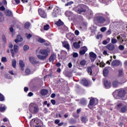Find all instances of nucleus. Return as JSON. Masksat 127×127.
Returning a JSON list of instances; mask_svg holds the SVG:
<instances>
[{
    "label": "nucleus",
    "mask_w": 127,
    "mask_h": 127,
    "mask_svg": "<svg viewBox=\"0 0 127 127\" xmlns=\"http://www.w3.org/2000/svg\"><path fill=\"white\" fill-rule=\"evenodd\" d=\"M119 48L120 50H124V49H125V47L123 45H120Z\"/></svg>",
    "instance_id": "49530a36"
},
{
    "label": "nucleus",
    "mask_w": 127,
    "mask_h": 127,
    "mask_svg": "<svg viewBox=\"0 0 127 127\" xmlns=\"http://www.w3.org/2000/svg\"><path fill=\"white\" fill-rule=\"evenodd\" d=\"M100 30L102 32H105V31H106V30H107V28L106 27H102L100 29Z\"/></svg>",
    "instance_id": "c03bdc74"
},
{
    "label": "nucleus",
    "mask_w": 127,
    "mask_h": 127,
    "mask_svg": "<svg viewBox=\"0 0 127 127\" xmlns=\"http://www.w3.org/2000/svg\"><path fill=\"white\" fill-rule=\"evenodd\" d=\"M109 43V42H107V40H104L102 42V44L104 45H107Z\"/></svg>",
    "instance_id": "8fccbe9b"
},
{
    "label": "nucleus",
    "mask_w": 127,
    "mask_h": 127,
    "mask_svg": "<svg viewBox=\"0 0 127 127\" xmlns=\"http://www.w3.org/2000/svg\"><path fill=\"white\" fill-rule=\"evenodd\" d=\"M2 38L3 41H4L5 42L6 41V39L5 38V36H2Z\"/></svg>",
    "instance_id": "69168bd1"
},
{
    "label": "nucleus",
    "mask_w": 127,
    "mask_h": 127,
    "mask_svg": "<svg viewBox=\"0 0 127 127\" xmlns=\"http://www.w3.org/2000/svg\"><path fill=\"white\" fill-rule=\"evenodd\" d=\"M28 96L29 97H31L32 96H33V93L32 92H29L28 94Z\"/></svg>",
    "instance_id": "0e129e2a"
},
{
    "label": "nucleus",
    "mask_w": 127,
    "mask_h": 127,
    "mask_svg": "<svg viewBox=\"0 0 127 127\" xmlns=\"http://www.w3.org/2000/svg\"><path fill=\"white\" fill-rule=\"evenodd\" d=\"M38 42H40V43H45L46 41L45 40L41 38H39L37 40Z\"/></svg>",
    "instance_id": "a878e982"
},
{
    "label": "nucleus",
    "mask_w": 127,
    "mask_h": 127,
    "mask_svg": "<svg viewBox=\"0 0 127 127\" xmlns=\"http://www.w3.org/2000/svg\"><path fill=\"white\" fill-rule=\"evenodd\" d=\"M0 101H4V96L2 94L0 93Z\"/></svg>",
    "instance_id": "4c0bfd02"
},
{
    "label": "nucleus",
    "mask_w": 127,
    "mask_h": 127,
    "mask_svg": "<svg viewBox=\"0 0 127 127\" xmlns=\"http://www.w3.org/2000/svg\"><path fill=\"white\" fill-rule=\"evenodd\" d=\"M31 37H32V35L31 34H29V35L27 36V39H29L30 38H31Z\"/></svg>",
    "instance_id": "052dcab7"
},
{
    "label": "nucleus",
    "mask_w": 127,
    "mask_h": 127,
    "mask_svg": "<svg viewBox=\"0 0 127 127\" xmlns=\"http://www.w3.org/2000/svg\"><path fill=\"white\" fill-rule=\"evenodd\" d=\"M19 66L21 67V71H24V68L25 64H24V63H23V61L21 60L19 61Z\"/></svg>",
    "instance_id": "f3484780"
},
{
    "label": "nucleus",
    "mask_w": 127,
    "mask_h": 127,
    "mask_svg": "<svg viewBox=\"0 0 127 127\" xmlns=\"http://www.w3.org/2000/svg\"><path fill=\"white\" fill-rule=\"evenodd\" d=\"M29 61H30V62L32 63V64H36V63H37L35 58H34V57H33L29 58Z\"/></svg>",
    "instance_id": "6ab92c4d"
},
{
    "label": "nucleus",
    "mask_w": 127,
    "mask_h": 127,
    "mask_svg": "<svg viewBox=\"0 0 127 127\" xmlns=\"http://www.w3.org/2000/svg\"><path fill=\"white\" fill-rule=\"evenodd\" d=\"M109 75V69L108 68H105L103 69V75L104 77H107Z\"/></svg>",
    "instance_id": "aec40b11"
},
{
    "label": "nucleus",
    "mask_w": 127,
    "mask_h": 127,
    "mask_svg": "<svg viewBox=\"0 0 127 127\" xmlns=\"http://www.w3.org/2000/svg\"><path fill=\"white\" fill-rule=\"evenodd\" d=\"M59 123H60V120H55V123L56 124V125H58V124H59Z\"/></svg>",
    "instance_id": "5fc2aeb1"
},
{
    "label": "nucleus",
    "mask_w": 127,
    "mask_h": 127,
    "mask_svg": "<svg viewBox=\"0 0 127 127\" xmlns=\"http://www.w3.org/2000/svg\"><path fill=\"white\" fill-rule=\"evenodd\" d=\"M56 10H58V7H56V8L54 9V12H53V15L55 17H56L57 16L56 15V13H55V12H56Z\"/></svg>",
    "instance_id": "2f4dec72"
},
{
    "label": "nucleus",
    "mask_w": 127,
    "mask_h": 127,
    "mask_svg": "<svg viewBox=\"0 0 127 127\" xmlns=\"http://www.w3.org/2000/svg\"><path fill=\"white\" fill-rule=\"evenodd\" d=\"M104 86L107 89H109V88H111V87L112 86V85L111 84V82L108 81L107 80H105L104 81Z\"/></svg>",
    "instance_id": "2eb2a0df"
},
{
    "label": "nucleus",
    "mask_w": 127,
    "mask_h": 127,
    "mask_svg": "<svg viewBox=\"0 0 127 127\" xmlns=\"http://www.w3.org/2000/svg\"><path fill=\"white\" fill-rule=\"evenodd\" d=\"M86 62H87L86 61V60H84L80 62V64L81 66H85V65H86Z\"/></svg>",
    "instance_id": "c756f323"
},
{
    "label": "nucleus",
    "mask_w": 127,
    "mask_h": 127,
    "mask_svg": "<svg viewBox=\"0 0 127 127\" xmlns=\"http://www.w3.org/2000/svg\"><path fill=\"white\" fill-rule=\"evenodd\" d=\"M5 9V8H4V6H2L0 7V10L3 11Z\"/></svg>",
    "instance_id": "bf43d9fd"
},
{
    "label": "nucleus",
    "mask_w": 127,
    "mask_h": 127,
    "mask_svg": "<svg viewBox=\"0 0 127 127\" xmlns=\"http://www.w3.org/2000/svg\"><path fill=\"white\" fill-rule=\"evenodd\" d=\"M29 111L33 114H36L38 112V107L35 106H30Z\"/></svg>",
    "instance_id": "423d86ee"
},
{
    "label": "nucleus",
    "mask_w": 127,
    "mask_h": 127,
    "mask_svg": "<svg viewBox=\"0 0 127 127\" xmlns=\"http://www.w3.org/2000/svg\"><path fill=\"white\" fill-rule=\"evenodd\" d=\"M80 120L82 123H86L88 121V119H87V117L85 116H82L80 117Z\"/></svg>",
    "instance_id": "b1692460"
},
{
    "label": "nucleus",
    "mask_w": 127,
    "mask_h": 127,
    "mask_svg": "<svg viewBox=\"0 0 127 127\" xmlns=\"http://www.w3.org/2000/svg\"><path fill=\"white\" fill-rule=\"evenodd\" d=\"M80 43H81V41H79L78 43H77V42L73 43V47L74 48H75V49L80 48Z\"/></svg>",
    "instance_id": "a211bd4d"
},
{
    "label": "nucleus",
    "mask_w": 127,
    "mask_h": 127,
    "mask_svg": "<svg viewBox=\"0 0 127 127\" xmlns=\"http://www.w3.org/2000/svg\"><path fill=\"white\" fill-rule=\"evenodd\" d=\"M61 54V55H63L64 54V56H66V55H67V52L65 51H62Z\"/></svg>",
    "instance_id": "37998d69"
},
{
    "label": "nucleus",
    "mask_w": 127,
    "mask_h": 127,
    "mask_svg": "<svg viewBox=\"0 0 127 127\" xmlns=\"http://www.w3.org/2000/svg\"><path fill=\"white\" fill-rule=\"evenodd\" d=\"M87 9V6L85 5H81L78 6L77 13H81V12H85L86 9Z\"/></svg>",
    "instance_id": "20e7f679"
},
{
    "label": "nucleus",
    "mask_w": 127,
    "mask_h": 127,
    "mask_svg": "<svg viewBox=\"0 0 127 127\" xmlns=\"http://www.w3.org/2000/svg\"><path fill=\"white\" fill-rule=\"evenodd\" d=\"M44 29L45 30H47L48 29H49V25L47 24L46 25H45L44 27Z\"/></svg>",
    "instance_id": "79ce46f5"
},
{
    "label": "nucleus",
    "mask_w": 127,
    "mask_h": 127,
    "mask_svg": "<svg viewBox=\"0 0 127 127\" xmlns=\"http://www.w3.org/2000/svg\"><path fill=\"white\" fill-rule=\"evenodd\" d=\"M51 102L52 103V104H53V105H55V104H56V101H55V100L53 99L51 100Z\"/></svg>",
    "instance_id": "4d7b16f0"
},
{
    "label": "nucleus",
    "mask_w": 127,
    "mask_h": 127,
    "mask_svg": "<svg viewBox=\"0 0 127 127\" xmlns=\"http://www.w3.org/2000/svg\"><path fill=\"white\" fill-rule=\"evenodd\" d=\"M23 40V39L22 38L21 36L18 35L17 36L16 39L14 40L15 43H16V44H17L19 42H22Z\"/></svg>",
    "instance_id": "ddd939ff"
},
{
    "label": "nucleus",
    "mask_w": 127,
    "mask_h": 127,
    "mask_svg": "<svg viewBox=\"0 0 127 127\" xmlns=\"http://www.w3.org/2000/svg\"><path fill=\"white\" fill-rule=\"evenodd\" d=\"M106 48L109 51H113L115 50V45L112 43H110L106 46Z\"/></svg>",
    "instance_id": "1a4fd4ad"
},
{
    "label": "nucleus",
    "mask_w": 127,
    "mask_h": 127,
    "mask_svg": "<svg viewBox=\"0 0 127 127\" xmlns=\"http://www.w3.org/2000/svg\"><path fill=\"white\" fill-rule=\"evenodd\" d=\"M103 54L104 55H109V54H108V52L106 50L104 51Z\"/></svg>",
    "instance_id": "e2e57ef3"
},
{
    "label": "nucleus",
    "mask_w": 127,
    "mask_h": 127,
    "mask_svg": "<svg viewBox=\"0 0 127 127\" xmlns=\"http://www.w3.org/2000/svg\"><path fill=\"white\" fill-rule=\"evenodd\" d=\"M25 74L26 75H29L30 74V69L27 68L25 69Z\"/></svg>",
    "instance_id": "c9c22d12"
},
{
    "label": "nucleus",
    "mask_w": 127,
    "mask_h": 127,
    "mask_svg": "<svg viewBox=\"0 0 127 127\" xmlns=\"http://www.w3.org/2000/svg\"><path fill=\"white\" fill-rule=\"evenodd\" d=\"M87 72L89 75H92V67H88L87 68Z\"/></svg>",
    "instance_id": "473e14b6"
},
{
    "label": "nucleus",
    "mask_w": 127,
    "mask_h": 127,
    "mask_svg": "<svg viewBox=\"0 0 127 127\" xmlns=\"http://www.w3.org/2000/svg\"><path fill=\"white\" fill-rule=\"evenodd\" d=\"M69 123L71 125H74V124H76V123H77V121L75 119H71L69 121Z\"/></svg>",
    "instance_id": "393cba45"
},
{
    "label": "nucleus",
    "mask_w": 127,
    "mask_h": 127,
    "mask_svg": "<svg viewBox=\"0 0 127 127\" xmlns=\"http://www.w3.org/2000/svg\"><path fill=\"white\" fill-rule=\"evenodd\" d=\"M119 76H122L123 74H124V73L123 72V70H119Z\"/></svg>",
    "instance_id": "de8ad7c7"
},
{
    "label": "nucleus",
    "mask_w": 127,
    "mask_h": 127,
    "mask_svg": "<svg viewBox=\"0 0 127 127\" xmlns=\"http://www.w3.org/2000/svg\"><path fill=\"white\" fill-rule=\"evenodd\" d=\"M88 50V49L86 47H83L81 48V50L79 52L80 55H84L86 52Z\"/></svg>",
    "instance_id": "f8f14e48"
},
{
    "label": "nucleus",
    "mask_w": 127,
    "mask_h": 127,
    "mask_svg": "<svg viewBox=\"0 0 127 127\" xmlns=\"http://www.w3.org/2000/svg\"><path fill=\"white\" fill-rule=\"evenodd\" d=\"M1 61L2 62H6V58L5 57L2 58Z\"/></svg>",
    "instance_id": "603ef678"
},
{
    "label": "nucleus",
    "mask_w": 127,
    "mask_h": 127,
    "mask_svg": "<svg viewBox=\"0 0 127 127\" xmlns=\"http://www.w3.org/2000/svg\"><path fill=\"white\" fill-rule=\"evenodd\" d=\"M56 59V56L54 54H52L49 59V62H52V63H53L54 62V60Z\"/></svg>",
    "instance_id": "9b49d317"
},
{
    "label": "nucleus",
    "mask_w": 127,
    "mask_h": 127,
    "mask_svg": "<svg viewBox=\"0 0 127 127\" xmlns=\"http://www.w3.org/2000/svg\"><path fill=\"white\" fill-rule=\"evenodd\" d=\"M65 14L66 15V16H70V15H71V13L67 11L65 12Z\"/></svg>",
    "instance_id": "a18cd8bd"
},
{
    "label": "nucleus",
    "mask_w": 127,
    "mask_h": 127,
    "mask_svg": "<svg viewBox=\"0 0 127 127\" xmlns=\"http://www.w3.org/2000/svg\"><path fill=\"white\" fill-rule=\"evenodd\" d=\"M98 104V99H91L90 100L89 103L88 104V108L91 110H93V108H94V106L97 105Z\"/></svg>",
    "instance_id": "7ed1b4c3"
},
{
    "label": "nucleus",
    "mask_w": 127,
    "mask_h": 127,
    "mask_svg": "<svg viewBox=\"0 0 127 127\" xmlns=\"http://www.w3.org/2000/svg\"><path fill=\"white\" fill-rule=\"evenodd\" d=\"M24 91L25 92H27V91H28V87H25L24 88Z\"/></svg>",
    "instance_id": "338daca9"
},
{
    "label": "nucleus",
    "mask_w": 127,
    "mask_h": 127,
    "mask_svg": "<svg viewBox=\"0 0 127 127\" xmlns=\"http://www.w3.org/2000/svg\"><path fill=\"white\" fill-rule=\"evenodd\" d=\"M89 57L93 62L97 59V55L96 54L93 53L92 52L89 53Z\"/></svg>",
    "instance_id": "6e6552de"
},
{
    "label": "nucleus",
    "mask_w": 127,
    "mask_h": 127,
    "mask_svg": "<svg viewBox=\"0 0 127 127\" xmlns=\"http://www.w3.org/2000/svg\"><path fill=\"white\" fill-rule=\"evenodd\" d=\"M0 21H3V16L1 14V12H0Z\"/></svg>",
    "instance_id": "a19ab883"
},
{
    "label": "nucleus",
    "mask_w": 127,
    "mask_h": 127,
    "mask_svg": "<svg viewBox=\"0 0 127 127\" xmlns=\"http://www.w3.org/2000/svg\"><path fill=\"white\" fill-rule=\"evenodd\" d=\"M102 37H103V35H98L97 37V39H99V38H102Z\"/></svg>",
    "instance_id": "680f3d73"
},
{
    "label": "nucleus",
    "mask_w": 127,
    "mask_h": 127,
    "mask_svg": "<svg viewBox=\"0 0 127 127\" xmlns=\"http://www.w3.org/2000/svg\"><path fill=\"white\" fill-rule=\"evenodd\" d=\"M23 48H24V51H27V50L29 49V47L27 45H25Z\"/></svg>",
    "instance_id": "58836bf2"
},
{
    "label": "nucleus",
    "mask_w": 127,
    "mask_h": 127,
    "mask_svg": "<svg viewBox=\"0 0 127 127\" xmlns=\"http://www.w3.org/2000/svg\"><path fill=\"white\" fill-rule=\"evenodd\" d=\"M12 66L13 68H15L16 67V61L15 60H13L12 61Z\"/></svg>",
    "instance_id": "cd10ccee"
},
{
    "label": "nucleus",
    "mask_w": 127,
    "mask_h": 127,
    "mask_svg": "<svg viewBox=\"0 0 127 127\" xmlns=\"http://www.w3.org/2000/svg\"><path fill=\"white\" fill-rule=\"evenodd\" d=\"M63 47H64L67 50H69L70 49V45L67 41H64L62 42Z\"/></svg>",
    "instance_id": "9d476101"
},
{
    "label": "nucleus",
    "mask_w": 127,
    "mask_h": 127,
    "mask_svg": "<svg viewBox=\"0 0 127 127\" xmlns=\"http://www.w3.org/2000/svg\"><path fill=\"white\" fill-rule=\"evenodd\" d=\"M82 83L84 86H88L89 85V83H88V81L86 80H82Z\"/></svg>",
    "instance_id": "c85d7f7f"
},
{
    "label": "nucleus",
    "mask_w": 127,
    "mask_h": 127,
    "mask_svg": "<svg viewBox=\"0 0 127 127\" xmlns=\"http://www.w3.org/2000/svg\"><path fill=\"white\" fill-rule=\"evenodd\" d=\"M50 53V51H48L47 49H41L39 51V53L41 54L37 55V57L38 59L40 60H45L46 59L47 57H48V55H49V53Z\"/></svg>",
    "instance_id": "f257e3e1"
},
{
    "label": "nucleus",
    "mask_w": 127,
    "mask_h": 127,
    "mask_svg": "<svg viewBox=\"0 0 127 127\" xmlns=\"http://www.w3.org/2000/svg\"><path fill=\"white\" fill-rule=\"evenodd\" d=\"M118 92V95L120 98H124L125 96H126V91L125 90H119V91H116L115 92L113 93V95H115L116 93Z\"/></svg>",
    "instance_id": "0eeeda50"
},
{
    "label": "nucleus",
    "mask_w": 127,
    "mask_h": 127,
    "mask_svg": "<svg viewBox=\"0 0 127 127\" xmlns=\"http://www.w3.org/2000/svg\"><path fill=\"white\" fill-rule=\"evenodd\" d=\"M5 14L7 15V16H12V13H11V11H9V10H6L5 11Z\"/></svg>",
    "instance_id": "5701e85b"
},
{
    "label": "nucleus",
    "mask_w": 127,
    "mask_h": 127,
    "mask_svg": "<svg viewBox=\"0 0 127 127\" xmlns=\"http://www.w3.org/2000/svg\"><path fill=\"white\" fill-rule=\"evenodd\" d=\"M73 57L74 58H76V57H78V54L77 53H74L73 54Z\"/></svg>",
    "instance_id": "864d4df0"
},
{
    "label": "nucleus",
    "mask_w": 127,
    "mask_h": 127,
    "mask_svg": "<svg viewBox=\"0 0 127 127\" xmlns=\"http://www.w3.org/2000/svg\"><path fill=\"white\" fill-rule=\"evenodd\" d=\"M72 116L75 119H78L80 117L79 115H77L75 113H73Z\"/></svg>",
    "instance_id": "e433bc0d"
},
{
    "label": "nucleus",
    "mask_w": 127,
    "mask_h": 127,
    "mask_svg": "<svg viewBox=\"0 0 127 127\" xmlns=\"http://www.w3.org/2000/svg\"><path fill=\"white\" fill-rule=\"evenodd\" d=\"M72 67V63H69L68 64V68H71Z\"/></svg>",
    "instance_id": "774afa93"
},
{
    "label": "nucleus",
    "mask_w": 127,
    "mask_h": 127,
    "mask_svg": "<svg viewBox=\"0 0 127 127\" xmlns=\"http://www.w3.org/2000/svg\"><path fill=\"white\" fill-rule=\"evenodd\" d=\"M39 14L41 17H43L44 18L46 17V14H45L44 11L41 10V9H39Z\"/></svg>",
    "instance_id": "4468645a"
},
{
    "label": "nucleus",
    "mask_w": 127,
    "mask_h": 127,
    "mask_svg": "<svg viewBox=\"0 0 127 127\" xmlns=\"http://www.w3.org/2000/svg\"><path fill=\"white\" fill-rule=\"evenodd\" d=\"M116 108L117 110H120L121 113H126L127 111V106H123V103L121 102L118 103L117 106H116Z\"/></svg>",
    "instance_id": "f03ea898"
},
{
    "label": "nucleus",
    "mask_w": 127,
    "mask_h": 127,
    "mask_svg": "<svg viewBox=\"0 0 127 127\" xmlns=\"http://www.w3.org/2000/svg\"><path fill=\"white\" fill-rule=\"evenodd\" d=\"M119 85H120V82H119V81L117 80L114 81L112 84L113 87L114 88H117V87H118Z\"/></svg>",
    "instance_id": "412c9836"
},
{
    "label": "nucleus",
    "mask_w": 127,
    "mask_h": 127,
    "mask_svg": "<svg viewBox=\"0 0 127 127\" xmlns=\"http://www.w3.org/2000/svg\"><path fill=\"white\" fill-rule=\"evenodd\" d=\"M55 97H56V95L55 94V93H52L51 95V98H55Z\"/></svg>",
    "instance_id": "13d9d810"
},
{
    "label": "nucleus",
    "mask_w": 127,
    "mask_h": 127,
    "mask_svg": "<svg viewBox=\"0 0 127 127\" xmlns=\"http://www.w3.org/2000/svg\"><path fill=\"white\" fill-rule=\"evenodd\" d=\"M5 107L3 106H1L0 107V112H3L4 111H5Z\"/></svg>",
    "instance_id": "ea45409f"
},
{
    "label": "nucleus",
    "mask_w": 127,
    "mask_h": 127,
    "mask_svg": "<svg viewBox=\"0 0 127 127\" xmlns=\"http://www.w3.org/2000/svg\"><path fill=\"white\" fill-rule=\"evenodd\" d=\"M120 61L118 60H115L112 63L111 65L114 67H116L117 66H120Z\"/></svg>",
    "instance_id": "dca6fc26"
},
{
    "label": "nucleus",
    "mask_w": 127,
    "mask_h": 127,
    "mask_svg": "<svg viewBox=\"0 0 127 127\" xmlns=\"http://www.w3.org/2000/svg\"><path fill=\"white\" fill-rule=\"evenodd\" d=\"M14 50L15 53H16V52H17V51H18V46H17L16 45H14Z\"/></svg>",
    "instance_id": "7c9ffc66"
},
{
    "label": "nucleus",
    "mask_w": 127,
    "mask_h": 127,
    "mask_svg": "<svg viewBox=\"0 0 127 127\" xmlns=\"http://www.w3.org/2000/svg\"><path fill=\"white\" fill-rule=\"evenodd\" d=\"M111 44H116V43H117V41L116 39L115 38H113L112 40H111Z\"/></svg>",
    "instance_id": "f704fd0d"
},
{
    "label": "nucleus",
    "mask_w": 127,
    "mask_h": 127,
    "mask_svg": "<svg viewBox=\"0 0 127 127\" xmlns=\"http://www.w3.org/2000/svg\"><path fill=\"white\" fill-rule=\"evenodd\" d=\"M56 24L58 26H61V25H63L64 23L62 22V21H61V20H59L58 22H57Z\"/></svg>",
    "instance_id": "bb28decb"
},
{
    "label": "nucleus",
    "mask_w": 127,
    "mask_h": 127,
    "mask_svg": "<svg viewBox=\"0 0 127 127\" xmlns=\"http://www.w3.org/2000/svg\"><path fill=\"white\" fill-rule=\"evenodd\" d=\"M74 33H75V35L78 36V35H79V34L80 33L79 32V31L76 30L75 31V32H74Z\"/></svg>",
    "instance_id": "6e6d98bb"
},
{
    "label": "nucleus",
    "mask_w": 127,
    "mask_h": 127,
    "mask_svg": "<svg viewBox=\"0 0 127 127\" xmlns=\"http://www.w3.org/2000/svg\"><path fill=\"white\" fill-rule=\"evenodd\" d=\"M48 93V90L46 89H43L41 91V94L42 96H45Z\"/></svg>",
    "instance_id": "4be33fe9"
},
{
    "label": "nucleus",
    "mask_w": 127,
    "mask_h": 127,
    "mask_svg": "<svg viewBox=\"0 0 127 127\" xmlns=\"http://www.w3.org/2000/svg\"><path fill=\"white\" fill-rule=\"evenodd\" d=\"M95 21L97 22V23H100V24H102L104 23L105 21H106V19L102 16H99L95 18Z\"/></svg>",
    "instance_id": "39448f33"
},
{
    "label": "nucleus",
    "mask_w": 127,
    "mask_h": 127,
    "mask_svg": "<svg viewBox=\"0 0 127 127\" xmlns=\"http://www.w3.org/2000/svg\"><path fill=\"white\" fill-rule=\"evenodd\" d=\"M86 100H84V99H82L81 100V104L82 105H85V104H86Z\"/></svg>",
    "instance_id": "09e8293b"
},
{
    "label": "nucleus",
    "mask_w": 127,
    "mask_h": 127,
    "mask_svg": "<svg viewBox=\"0 0 127 127\" xmlns=\"http://www.w3.org/2000/svg\"><path fill=\"white\" fill-rule=\"evenodd\" d=\"M29 26H30V23L29 22H26L25 24H24V27L25 28H28V27H29Z\"/></svg>",
    "instance_id": "72a5a7b5"
},
{
    "label": "nucleus",
    "mask_w": 127,
    "mask_h": 127,
    "mask_svg": "<svg viewBox=\"0 0 127 127\" xmlns=\"http://www.w3.org/2000/svg\"><path fill=\"white\" fill-rule=\"evenodd\" d=\"M72 3H73V1L68 2L66 4H65V6H68V5H71V4H72Z\"/></svg>",
    "instance_id": "3c124183"
}]
</instances>
